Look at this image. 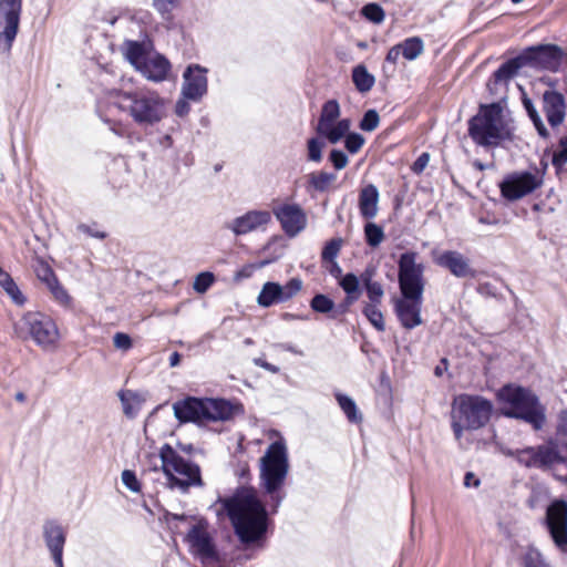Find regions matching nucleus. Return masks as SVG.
<instances>
[{
  "label": "nucleus",
  "mask_w": 567,
  "mask_h": 567,
  "mask_svg": "<svg viewBox=\"0 0 567 567\" xmlns=\"http://www.w3.org/2000/svg\"><path fill=\"white\" fill-rule=\"evenodd\" d=\"M218 502L241 544L251 545L266 538L270 519L254 487L240 486L231 496L219 498Z\"/></svg>",
  "instance_id": "f257e3e1"
},
{
  "label": "nucleus",
  "mask_w": 567,
  "mask_h": 567,
  "mask_svg": "<svg viewBox=\"0 0 567 567\" xmlns=\"http://www.w3.org/2000/svg\"><path fill=\"white\" fill-rule=\"evenodd\" d=\"M415 251H405L398 260V281L402 295L396 299L394 310L405 329H414L422 323L421 308L424 291V265L416 262Z\"/></svg>",
  "instance_id": "f03ea898"
},
{
  "label": "nucleus",
  "mask_w": 567,
  "mask_h": 567,
  "mask_svg": "<svg viewBox=\"0 0 567 567\" xmlns=\"http://www.w3.org/2000/svg\"><path fill=\"white\" fill-rule=\"evenodd\" d=\"M166 100L154 91L116 90L112 105L128 115L142 128L161 123L167 115Z\"/></svg>",
  "instance_id": "7ed1b4c3"
},
{
  "label": "nucleus",
  "mask_w": 567,
  "mask_h": 567,
  "mask_svg": "<svg viewBox=\"0 0 567 567\" xmlns=\"http://www.w3.org/2000/svg\"><path fill=\"white\" fill-rule=\"evenodd\" d=\"M173 411L179 423L202 424L229 421L243 412V406L225 399L186 396L173 404Z\"/></svg>",
  "instance_id": "20e7f679"
},
{
  "label": "nucleus",
  "mask_w": 567,
  "mask_h": 567,
  "mask_svg": "<svg viewBox=\"0 0 567 567\" xmlns=\"http://www.w3.org/2000/svg\"><path fill=\"white\" fill-rule=\"evenodd\" d=\"M514 127L499 102L481 104L476 115L468 120V135L476 145L496 146L512 140Z\"/></svg>",
  "instance_id": "39448f33"
},
{
  "label": "nucleus",
  "mask_w": 567,
  "mask_h": 567,
  "mask_svg": "<svg viewBox=\"0 0 567 567\" xmlns=\"http://www.w3.org/2000/svg\"><path fill=\"white\" fill-rule=\"evenodd\" d=\"M289 471L286 444L272 442L260 458V485L271 501V512L276 513L285 498L281 492Z\"/></svg>",
  "instance_id": "423d86ee"
},
{
  "label": "nucleus",
  "mask_w": 567,
  "mask_h": 567,
  "mask_svg": "<svg viewBox=\"0 0 567 567\" xmlns=\"http://www.w3.org/2000/svg\"><path fill=\"white\" fill-rule=\"evenodd\" d=\"M497 396L503 403L505 416L523 420L536 431L543 427L546 419L545 408L529 389L507 384L498 391Z\"/></svg>",
  "instance_id": "0eeeda50"
},
{
  "label": "nucleus",
  "mask_w": 567,
  "mask_h": 567,
  "mask_svg": "<svg viewBox=\"0 0 567 567\" xmlns=\"http://www.w3.org/2000/svg\"><path fill=\"white\" fill-rule=\"evenodd\" d=\"M159 458L169 488L187 493L190 487L204 485L200 467L182 457L169 444L166 443L161 447Z\"/></svg>",
  "instance_id": "6e6552de"
},
{
  "label": "nucleus",
  "mask_w": 567,
  "mask_h": 567,
  "mask_svg": "<svg viewBox=\"0 0 567 567\" xmlns=\"http://www.w3.org/2000/svg\"><path fill=\"white\" fill-rule=\"evenodd\" d=\"M564 58V50L556 44H537L525 48L517 55L508 58L495 71H519L529 68L556 71Z\"/></svg>",
  "instance_id": "1a4fd4ad"
},
{
  "label": "nucleus",
  "mask_w": 567,
  "mask_h": 567,
  "mask_svg": "<svg viewBox=\"0 0 567 567\" xmlns=\"http://www.w3.org/2000/svg\"><path fill=\"white\" fill-rule=\"evenodd\" d=\"M120 52L135 71L171 70L169 61L155 50L153 40L147 35L141 40H124Z\"/></svg>",
  "instance_id": "9d476101"
},
{
  "label": "nucleus",
  "mask_w": 567,
  "mask_h": 567,
  "mask_svg": "<svg viewBox=\"0 0 567 567\" xmlns=\"http://www.w3.org/2000/svg\"><path fill=\"white\" fill-rule=\"evenodd\" d=\"M493 412L491 400L475 394H460L452 402L451 419L461 421L467 426V431H476L484 427Z\"/></svg>",
  "instance_id": "9b49d317"
},
{
  "label": "nucleus",
  "mask_w": 567,
  "mask_h": 567,
  "mask_svg": "<svg viewBox=\"0 0 567 567\" xmlns=\"http://www.w3.org/2000/svg\"><path fill=\"white\" fill-rule=\"evenodd\" d=\"M518 463L525 467L549 470L556 464L565 463L558 443L549 440L537 446H527L522 449L518 454Z\"/></svg>",
  "instance_id": "f8f14e48"
},
{
  "label": "nucleus",
  "mask_w": 567,
  "mask_h": 567,
  "mask_svg": "<svg viewBox=\"0 0 567 567\" xmlns=\"http://www.w3.org/2000/svg\"><path fill=\"white\" fill-rule=\"evenodd\" d=\"M543 184V174L535 168L534 171L517 172L507 175L499 184L502 196L514 202L533 193Z\"/></svg>",
  "instance_id": "ddd939ff"
},
{
  "label": "nucleus",
  "mask_w": 567,
  "mask_h": 567,
  "mask_svg": "<svg viewBox=\"0 0 567 567\" xmlns=\"http://www.w3.org/2000/svg\"><path fill=\"white\" fill-rule=\"evenodd\" d=\"M22 0H0V53L8 52L18 34Z\"/></svg>",
  "instance_id": "4468645a"
},
{
  "label": "nucleus",
  "mask_w": 567,
  "mask_h": 567,
  "mask_svg": "<svg viewBox=\"0 0 567 567\" xmlns=\"http://www.w3.org/2000/svg\"><path fill=\"white\" fill-rule=\"evenodd\" d=\"M30 336L42 348L54 346L59 339V330L55 322L41 312H28L22 318Z\"/></svg>",
  "instance_id": "2eb2a0df"
},
{
  "label": "nucleus",
  "mask_w": 567,
  "mask_h": 567,
  "mask_svg": "<svg viewBox=\"0 0 567 567\" xmlns=\"http://www.w3.org/2000/svg\"><path fill=\"white\" fill-rule=\"evenodd\" d=\"M545 524L556 546L567 551V501L559 498L548 505Z\"/></svg>",
  "instance_id": "dca6fc26"
},
{
  "label": "nucleus",
  "mask_w": 567,
  "mask_h": 567,
  "mask_svg": "<svg viewBox=\"0 0 567 567\" xmlns=\"http://www.w3.org/2000/svg\"><path fill=\"white\" fill-rule=\"evenodd\" d=\"M42 539L55 567H64L63 553L68 532L54 518L45 519L41 527Z\"/></svg>",
  "instance_id": "f3484780"
},
{
  "label": "nucleus",
  "mask_w": 567,
  "mask_h": 567,
  "mask_svg": "<svg viewBox=\"0 0 567 567\" xmlns=\"http://www.w3.org/2000/svg\"><path fill=\"white\" fill-rule=\"evenodd\" d=\"M272 213L289 238H295L307 227V214L298 204L279 205L272 209Z\"/></svg>",
  "instance_id": "a211bd4d"
},
{
  "label": "nucleus",
  "mask_w": 567,
  "mask_h": 567,
  "mask_svg": "<svg viewBox=\"0 0 567 567\" xmlns=\"http://www.w3.org/2000/svg\"><path fill=\"white\" fill-rule=\"evenodd\" d=\"M434 262L456 278H475L477 275L470 258L458 250H444L434 257Z\"/></svg>",
  "instance_id": "6ab92c4d"
},
{
  "label": "nucleus",
  "mask_w": 567,
  "mask_h": 567,
  "mask_svg": "<svg viewBox=\"0 0 567 567\" xmlns=\"http://www.w3.org/2000/svg\"><path fill=\"white\" fill-rule=\"evenodd\" d=\"M270 221L271 214L268 210L254 209L227 223L226 228L231 230L235 236H243L268 225Z\"/></svg>",
  "instance_id": "aec40b11"
},
{
  "label": "nucleus",
  "mask_w": 567,
  "mask_h": 567,
  "mask_svg": "<svg viewBox=\"0 0 567 567\" xmlns=\"http://www.w3.org/2000/svg\"><path fill=\"white\" fill-rule=\"evenodd\" d=\"M544 112L549 125L554 128L565 118L564 96L554 91H546L543 95Z\"/></svg>",
  "instance_id": "412c9836"
},
{
  "label": "nucleus",
  "mask_w": 567,
  "mask_h": 567,
  "mask_svg": "<svg viewBox=\"0 0 567 567\" xmlns=\"http://www.w3.org/2000/svg\"><path fill=\"white\" fill-rule=\"evenodd\" d=\"M184 81L181 92L183 96L193 102H199L207 93V79L205 73H183Z\"/></svg>",
  "instance_id": "4be33fe9"
},
{
  "label": "nucleus",
  "mask_w": 567,
  "mask_h": 567,
  "mask_svg": "<svg viewBox=\"0 0 567 567\" xmlns=\"http://www.w3.org/2000/svg\"><path fill=\"white\" fill-rule=\"evenodd\" d=\"M379 190L375 185L369 184L361 188L359 194V210L363 218L372 219L378 214Z\"/></svg>",
  "instance_id": "5701e85b"
},
{
  "label": "nucleus",
  "mask_w": 567,
  "mask_h": 567,
  "mask_svg": "<svg viewBox=\"0 0 567 567\" xmlns=\"http://www.w3.org/2000/svg\"><path fill=\"white\" fill-rule=\"evenodd\" d=\"M337 179V175L334 173H329L324 171L312 172L307 175V185L306 189L308 193L317 192L324 193L328 190L329 186Z\"/></svg>",
  "instance_id": "b1692460"
},
{
  "label": "nucleus",
  "mask_w": 567,
  "mask_h": 567,
  "mask_svg": "<svg viewBox=\"0 0 567 567\" xmlns=\"http://www.w3.org/2000/svg\"><path fill=\"white\" fill-rule=\"evenodd\" d=\"M281 285L274 281H267L264 284L258 298L257 302L259 306L264 308H268L275 303L281 302Z\"/></svg>",
  "instance_id": "393cba45"
},
{
  "label": "nucleus",
  "mask_w": 567,
  "mask_h": 567,
  "mask_svg": "<svg viewBox=\"0 0 567 567\" xmlns=\"http://www.w3.org/2000/svg\"><path fill=\"white\" fill-rule=\"evenodd\" d=\"M339 285L347 295L346 302L348 305H352L359 299L361 290L358 276L352 272H348L341 277Z\"/></svg>",
  "instance_id": "a878e982"
},
{
  "label": "nucleus",
  "mask_w": 567,
  "mask_h": 567,
  "mask_svg": "<svg viewBox=\"0 0 567 567\" xmlns=\"http://www.w3.org/2000/svg\"><path fill=\"white\" fill-rule=\"evenodd\" d=\"M340 105L337 100H328L321 107V113L318 120V130L326 128V125L333 124L340 116Z\"/></svg>",
  "instance_id": "bb28decb"
},
{
  "label": "nucleus",
  "mask_w": 567,
  "mask_h": 567,
  "mask_svg": "<svg viewBox=\"0 0 567 567\" xmlns=\"http://www.w3.org/2000/svg\"><path fill=\"white\" fill-rule=\"evenodd\" d=\"M336 399L340 409L346 414L347 419L351 423H359L362 421V415L358 411L357 404L353 399L348 396L347 394L337 393Z\"/></svg>",
  "instance_id": "cd10ccee"
},
{
  "label": "nucleus",
  "mask_w": 567,
  "mask_h": 567,
  "mask_svg": "<svg viewBox=\"0 0 567 567\" xmlns=\"http://www.w3.org/2000/svg\"><path fill=\"white\" fill-rule=\"evenodd\" d=\"M0 287L4 290V292L11 298V300L16 305H24L25 297L20 291L18 285L14 282L13 278L8 272H4L0 276Z\"/></svg>",
  "instance_id": "c85d7f7f"
},
{
  "label": "nucleus",
  "mask_w": 567,
  "mask_h": 567,
  "mask_svg": "<svg viewBox=\"0 0 567 567\" xmlns=\"http://www.w3.org/2000/svg\"><path fill=\"white\" fill-rule=\"evenodd\" d=\"M402 50V58L405 60L416 59L423 51V41L420 38H409L400 43Z\"/></svg>",
  "instance_id": "c756f323"
},
{
  "label": "nucleus",
  "mask_w": 567,
  "mask_h": 567,
  "mask_svg": "<svg viewBox=\"0 0 567 567\" xmlns=\"http://www.w3.org/2000/svg\"><path fill=\"white\" fill-rule=\"evenodd\" d=\"M381 303H367L363 307V315L367 317L369 322L378 330L383 332L385 330L383 315L379 309Z\"/></svg>",
  "instance_id": "7c9ffc66"
},
{
  "label": "nucleus",
  "mask_w": 567,
  "mask_h": 567,
  "mask_svg": "<svg viewBox=\"0 0 567 567\" xmlns=\"http://www.w3.org/2000/svg\"><path fill=\"white\" fill-rule=\"evenodd\" d=\"M310 308L318 313L332 315L336 310L333 300L323 293H317L310 300Z\"/></svg>",
  "instance_id": "2f4dec72"
},
{
  "label": "nucleus",
  "mask_w": 567,
  "mask_h": 567,
  "mask_svg": "<svg viewBox=\"0 0 567 567\" xmlns=\"http://www.w3.org/2000/svg\"><path fill=\"white\" fill-rule=\"evenodd\" d=\"M524 107H525L529 118L532 120L539 136H542L543 138H547L549 136L548 130L546 128L540 115L536 111L533 102L528 99H525Z\"/></svg>",
  "instance_id": "473e14b6"
},
{
  "label": "nucleus",
  "mask_w": 567,
  "mask_h": 567,
  "mask_svg": "<svg viewBox=\"0 0 567 567\" xmlns=\"http://www.w3.org/2000/svg\"><path fill=\"white\" fill-rule=\"evenodd\" d=\"M551 163L558 175H563L565 173L564 166L567 164V136H561L559 138V150L553 153Z\"/></svg>",
  "instance_id": "72a5a7b5"
},
{
  "label": "nucleus",
  "mask_w": 567,
  "mask_h": 567,
  "mask_svg": "<svg viewBox=\"0 0 567 567\" xmlns=\"http://www.w3.org/2000/svg\"><path fill=\"white\" fill-rule=\"evenodd\" d=\"M365 241L370 247H378L384 239V231L381 226L374 223H367L364 226Z\"/></svg>",
  "instance_id": "f704fd0d"
},
{
  "label": "nucleus",
  "mask_w": 567,
  "mask_h": 567,
  "mask_svg": "<svg viewBox=\"0 0 567 567\" xmlns=\"http://www.w3.org/2000/svg\"><path fill=\"white\" fill-rule=\"evenodd\" d=\"M523 567H550V565L538 549L528 547L523 556Z\"/></svg>",
  "instance_id": "c9c22d12"
},
{
  "label": "nucleus",
  "mask_w": 567,
  "mask_h": 567,
  "mask_svg": "<svg viewBox=\"0 0 567 567\" xmlns=\"http://www.w3.org/2000/svg\"><path fill=\"white\" fill-rule=\"evenodd\" d=\"M361 14L372 23L380 24L384 21L385 12L378 3H368L361 9Z\"/></svg>",
  "instance_id": "e433bc0d"
},
{
  "label": "nucleus",
  "mask_w": 567,
  "mask_h": 567,
  "mask_svg": "<svg viewBox=\"0 0 567 567\" xmlns=\"http://www.w3.org/2000/svg\"><path fill=\"white\" fill-rule=\"evenodd\" d=\"M342 244L343 240L340 237H336L327 241L321 252L322 261H334L341 250Z\"/></svg>",
  "instance_id": "4c0bfd02"
},
{
  "label": "nucleus",
  "mask_w": 567,
  "mask_h": 567,
  "mask_svg": "<svg viewBox=\"0 0 567 567\" xmlns=\"http://www.w3.org/2000/svg\"><path fill=\"white\" fill-rule=\"evenodd\" d=\"M324 143L318 137H311L307 141V159L313 163L322 161V150Z\"/></svg>",
  "instance_id": "58836bf2"
},
{
  "label": "nucleus",
  "mask_w": 567,
  "mask_h": 567,
  "mask_svg": "<svg viewBox=\"0 0 567 567\" xmlns=\"http://www.w3.org/2000/svg\"><path fill=\"white\" fill-rule=\"evenodd\" d=\"M352 81L360 93L369 92L375 83L372 73H352Z\"/></svg>",
  "instance_id": "ea45409f"
},
{
  "label": "nucleus",
  "mask_w": 567,
  "mask_h": 567,
  "mask_svg": "<svg viewBox=\"0 0 567 567\" xmlns=\"http://www.w3.org/2000/svg\"><path fill=\"white\" fill-rule=\"evenodd\" d=\"M379 123H380V116H379L378 112L375 110L371 109V110H368L363 114V116L359 123V127L364 132H372L379 126Z\"/></svg>",
  "instance_id": "a19ab883"
},
{
  "label": "nucleus",
  "mask_w": 567,
  "mask_h": 567,
  "mask_svg": "<svg viewBox=\"0 0 567 567\" xmlns=\"http://www.w3.org/2000/svg\"><path fill=\"white\" fill-rule=\"evenodd\" d=\"M214 281H215V277L212 272H209V271L200 272L196 276L194 284H193V288L196 292L204 293L209 289V287L214 284Z\"/></svg>",
  "instance_id": "79ce46f5"
},
{
  "label": "nucleus",
  "mask_w": 567,
  "mask_h": 567,
  "mask_svg": "<svg viewBox=\"0 0 567 567\" xmlns=\"http://www.w3.org/2000/svg\"><path fill=\"white\" fill-rule=\"evenodd\" d=\"M302 288V281L299 278H291L285 286H281V302L290 300Z\"/></svg>",
  "instance_id": "37998d69"
},
{
  "label": "nucleus",
  "mask_w": 567,
  "mask_h": 567,
  "mask_svg": "<svg viewBox=\"0 0 567 567\" xmlns=\"http://www.w3.org/2000/svg\"><path fill=\"white\" fill-rule=\"evenodd\" d=\"M178 0H153V7L164 20L172 19V11Z\"/></svg>",
  "instance_id": "c03bdc74"
},
{
  "label": "nucleus",
  "mask_w": 567,
  "mask_h": 567,
  "mask_svg": "<svg viewBox=\"0 0 567 567\" xmlns=\"http://www.w3.org/2000/svg\"><path fill=\"white\" fill-rule=\"evenodd\" d=\"M316 132L327 138L331 144H337L338 142H340L343 137H346V134L343 132H341L337 125L333 123V124H329V125H326V128H322V130H318L316 128Z\"/></svg>",
  "instance_id": "a18cd8bd"
},
{
  "label": "nucleus",
  "mask_w": 567,
  "mask_h": 567,
  "mask_svg": "<svg viewBox=\"0 0 567 567\" xmlns=\"http://www.w3.org/2000/svg\"><path fill=\"white\" fill-rule=\"evenodd\" d=\"M364 137L359 133H348L344 137V147L351 154L358 153L364 144Z\"/></svg>",
  "instance_id": "49530a36"
},
{
  "label": "nucleus",
  "mask_w": 567,
  "mask_h": 567,
  "mask_svg": "<svg viewBox=\"0 0 567 567\" xmlns=\"http://www.w3.org/2000/svg\"><path fill=\"white\" fill-rule=\"evenodd\" d=\"M54 298L63 306H69L72 301L68 291L60 285L56 279L51 285L48 286Z\"/></svg>",
  "instance_id": "de8ad7c7"
},
{
  "label": "nucleus",
  "mask_w": 567,
  "mask_h": 567,
  "mask_svg": "<svg viewBox=\"0 0 567 567\" xmlns=\"http://www.w3.org/2000/svg\"><path fill=\"white\" fill-rule=\"evenodd\" d=\"M37 276L38 278L45 282L47 286L51 285L53 281L56 280V277L52 270V268L44 261H39L37 268Z\"/></svg>",
  "instance_id": "09e8293b"
},
{
  "label": "nucleus",
  "mask_w": 567,
  "mask_h": 567,
  "mask_svg": "<svg viewBox=\"0 0 567 567\" xmlns=\"http://www.w3.org/2000/svg\"><path fill=\"white\" fill-rule=\"evenodd\" d=\"M364 289L369 299V303H381L384 296V290L380 282L375 281L367 286Z\"/></svg>",
  "instance_id": "8fccbe9b"
},
{
  "label": "nucleus",
  "mask_w": 567,
  "mask_h": 567,
  "mask_svg": "<svg viewBox=\"0 0 567 567\" xmlns=\"http://www.w3.org/2000/svg\"><path fill=\"white\" fill-rule=\"evenodd\" d=\"M329 161L337 171L343 169L349 163L347 154L343 151L337 148L330 152Z\"/></svg>",
  "instance_id": "3c124183"
},
{
  "label": "nucleus",
  "mask_w": 567,
  "mask_h": 567,
  "mask_svg": "<svg viewBox=\"0 0 567 567\" xmlns=\"http://www.w3.org/2000/svg\"><path fill=\"white\" fill-rule=\"evenodd\" d=\"M122 482L132 492L137 493L141 491V484L136 474L131 470H124L122 472Z\"/></svg>",
  "instance_id": "603ef678"
},
{
  "label": "nucleus",
  "mask_w": 567,
  "mask_h": 567,
  "mask_svg": "<svg viewBox=\"0 0 567 567\" xmlns=\"http://www.w3.org/2000/svg\"><path fill=\"white\" fill-rule=\"evenodd\" d=\"M375 275H377V267L374 265L370 264L364 268V270L358 277L359 282H362L363 287L365 288L367 286L375 282L374 281Z\"/></svg>",
  "instance_id": "864d4df0"
},
{
  "label": "nucleus",
  "mask_w": 567,
  "mask_h": 567,
  "mask_svg": "<svg viewBox=\"0 0 567 567\" xmlns=\"http://www.w3.org/2000/svg\"><path fill=\"white\" fill-rule=\"evenodd\" d=\"M189 101H190L189 99H186L181 93V96L176 101L175 109H174V112H175L176 116L185 117V116H187L189 114V112H190Z\"/></svg>",
  "instance_id": "5fc2aeb1"
},
{
  "label": "nucleus",
  "mask_w": 567,
  "mask_h": 567,
  "mask_svg": "<svg viewBox=\"0 0 567 567\" xmlns=\"http://www.w3.org/2000/svg\"><path fill=\"white\" fill-rule=\"evenodd\" d=\"M114 347L121 350H128L132 348V339L128 334L116 332L113 337Z\"/></svg>",
  "instance_id": "6e6d98bb"
},
{
  "label": "nucleus",
  "mask_w": 567,
  "mask_h": 567,
  "mask_svg": "<svg viewBox=\"0 0 567 567\" xmlns=\"http://www.w3.org/2000/svg\"><path fill=\"white\" fill-rule=\"evenodd\" d=\"M430 162V154L429 153H422L412 164L411 169L414 174H421L425 167L429 165Z\"/></svg>",
  "instance_id": "4d7b16f0"
},
{
  "label": "nucleus",
  "mask_w": 567,
  "mask_h": 567,
  "mask_svg": "<svg viewBox=\"0 0 567 567\" xmlns=\"http://www.w3.org/2000/svg\"><path fill=\"white\" fill-rule=\"evenodd\" d=\"M476 291L484 297H496L497 288L491 282H481L478 284Z\"/></svg>",
  "instance_id": "13d9d810"
},
{
  "label": "nucleus",
  "mask_w": 567,
  "mask_h": 567,
  "mask_svg": "<svg viewBox=\"0 0 567 567\" xmlns=\"http://www.w3.org/2000/svg\"><path fill=\"white\" fill-rule=\"evenodd\" d=\"M78 229L90 237L97 238V239H104L106 238V233L101 230H95L91 226L81 224L79 225Z\"/></svg>",
  "instance_id": "bf43d9fd"
},
{
  "label": "nucleus",
  "mask_w": 567,
  "mask_h": 567,
  "mask_svg": "<svg viewBox=\"0 0 567 567\" xmlns=\"http://www.w3.org/2000/svg\"><path fill=\"white\" fill-rule=\"evenodd\" d=\"M451 426H452V430H453L456 441H458L460 445H462L461 440H462L464 431L467 430V426H465L464 423H462L461 421L455 420V419H452Z\"/></svg>",
  "instance_id": "052dcab7"
},
{
  "label": "nucleus",
  "mask_w": 567,
  "mask_h": 567,
  "mask_svg": "<svg viewBox=\"0 0 567 567\" xmlns=\"http://www.w3.org/2000/svg\"><path fill=\"white\" fill-rule=\"evenodd\" d=\"M254 363H255V365L260 367L271 373H278L280 371L279 367L267 362L262 358H255Z\"/></svg>",
  "instance_id": "680f3d73"
},
{
  "label": "nucleus",
  "mask_w": 567,
  "mask_h": 567,
  "mask_svg": "<svg viewBox=\"0 0 567 567\" xmlns=\"http://www.w3.org/2000/svg\"><path fill=\"white\" fill-rule=\"evenodd\" d=\"M401 56H402V50L400 48V44H398L389 50L388 55H386V61L396 62Z\"/></svg>",
  "instance_id": "e2e57ef3"
},
{
  "label": "nucleus",
  "mask_w": 567,
  "mask_h": 567,
  "mask_svg": "<svg viewBox=\"0 0 567 567\" xmlns=\"http://www.w3.org/2000/svg\"><path fill=\"white\" fill-rule=\"evenodd\" d=\"M100 117L103 122L110 125V130L114 132L116 135L121 136L123 134V126L121 124L112 122L110 118L104 117L102 114H100Z\"/></svg>",
  "instance_id": "0e129e2a"
},
{
  "label": "nucleus",
  "mask_w": 567,
  "mask_h": 567,
  "mask_svg": "<svg viewBox=\"0 0 567 567\" xmlns=\"http://www.w3.org/2000/svg\"><path fill=\"white\" fill-rule=\"evenodd\" d=\"M148 81L159 83L168 79L169 73H143Z\"/></svg>",
  "instance_id": "69168bd1"
},
{
  "label": "nucleus",
  "mask_w": 567,
  "mask_h": 567,
  "mask_svg": "<svg viewBox=\"0 0 567 567\" xmlns=\"http://www.w3.org/2000/svg\"><path fill=\"white\" fill-rule=\"evenodd\" d=\"M480 480L472 473V472H467L464 476V485L466 487H471V486H474V487H477L480 485Z\"/></svg>",
  "instance_id": "338daca9"
},
{
  "label": "nucleus",
  "mask_w": 567,
  "mask_h": 567,
  "mask_svg": "<svg viewBox=\"0 0 567 567\" xmlns=\"http://www.w3.org/2000/svg\"><path fill=\"white\" fill-rule=\"evenodd\" d=\"M334 124L337 125V127L343 132L346 135L348 133H350V126H351V121L349 118H341L339 120L338 122H334Z\"/></svg>",
  "instance_id": "774afa93"
}]
</instances>
